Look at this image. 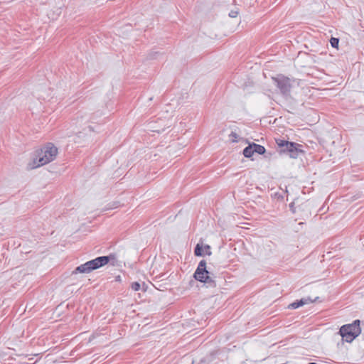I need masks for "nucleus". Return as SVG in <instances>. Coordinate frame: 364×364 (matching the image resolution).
<instances>
[{"label":"nucleus","instance_id":"obj_1","mask_svg":"<svg viewBox=\"0 0 364 364\" xmlns=\"http://www.w3.org/2000/svg\"><path fill=\"white\" fill-rule=\"evenodd\" d=\"M114 259V255H109L108 256L98 257L94 259L88 261L78 267L73 271V274H89L92 271L95 270L107 264L111 259Z\"/></svg>","mask_w":364,"mask_h":364},{"label":"nucleus","instance_id":"obj_2","mask_svg":"<svg viewBox=\"0 0 364 364\" xmlns=\"http://www.w3.org/2000/svg\"><path fill=\"white\" fill-rule=\"evenodd\" d=\"M57 154V147L53 144L48 143L38 151L37 156L34 159V164L36 167L46 165L53 161L56 158Z\"/></svg>","mask_w":364,"mask_h":364},{"label":"nucleus","instance_id":"obj_3","mask_svg":"<svg viewBox=\"0 0 364 364\" xmlns=\"http://www.w3.org/2000/svg\"><path fill=\"white\" fill-rule=\"evenodd\" d=\"M360 320H355L352 323L346 324L341 327L339 334L341 336L343 341L347 343H351L361 333L360 326Z\"/></svg>","mask_w":364,"mask_h":364},{"label":"nucleus","instance_id":"obj_4","mask_svg":"<svg viewBox=\"0 0 364 364\" xmlns=\"http://www.w3.org/2000/svg\"><path fill=\"white\" fill-rule=\"evenodd\" d=\"M272 81L283 97L285 98L291 97V90L293 87V82H295L294 80L280 74L273 77Z\"/></svg>","mask_w":364,"mask_h":364},{"label":"nucleus","instance_id":"obj_5","mask_svg":"<svg viewBox=\"0 0 364 364\" xmlns=\"http://www.w3.org/2000/svg\"><path fill=\"white\" fill-rule=\"evenodd\" d=\"M212 275L213 274L207 270L205 260L203 259L199 262L193 277L200 282L206 283L210 287H215L216 283Z\"/></svg>","mask_w":364,"mask_h":364},{"label":"nucleus","instance_id":"obj_6","mask_svg":"<svg viewBox=\"0 0 364 364\" xmlns=\"http://www.w3.org/2000/svg\"><path fill=\"white\" fill-rule=\"evenodd\" d=\"M301 147L302 145L299 144L289 142L287 148L281 149V151L287 152L291 158L296 159L301 154L304 153Z\"/></svg>","mask_w":364,"mask_h":364},{"label":"nucleus","instance_id":"obj_7","mask_svg":"<svg viewBox=\"0 0 364 364\" xmlns=\"http://www.w3.org/2000/svg\"><path fill=\"white\" fill-rule=\"evenodd\" d=\"M314 300L311 299L310 297L302 298L299 301H296L290 304L288 306V308L291 309H297V308L302 306L305 304L312 303V302H314Z\"/></svg>","mask_w":364,"mask_h":364},{"label":"nucleus","instance_id":"obj_8","mask_svg":"<svg viewBox=\"0 0 364 364\" xmlns=\"http://www.w3.org/2000/svg\"><path fill=\"white\" fill-rule=\"evenodd\" d=\"M299 200L298 199L294 200L289 204V208L292 211V213H295L297 210L301 209V205L299 204Z\"/></svg>","mask_w":364,"mask_h":364},{"label":"nucleus","instance_id":"obj_9","mask_svg":"<svg viewBox=\"0 0 364 364\" xmlns=\"http://www.w3.org/2000/svg\"><path fill=\"white\" fill-rule=\"evenodd\" d=\"M254 154L253 151V145L250 144L248 146L245 147L243 150V154L245 157L250 158Z\"/></svg>","mask_w":364,"mask_h":364},{"label":"nucleus","instance_id":"obj_10","mask_svg":"<svg viewBox=\"0 0 364 364\" xmlns=\"http://www.w3.org/2000/svg\"><path fill=\"white\" fill-rule=\"evenodd\" d=\"M252 145L254 153H257L259 154H264L266 149L263 146L255 143H253Z\"/></svg>","mask_w":364,"mask_h":364},{"label":"nucleus","instance_id":"obj_11","mask_svg":"<svg viewBox=\"0 0 364 364\" xmlns=\"http://www.w3.org/2000/svg\"><path fill=\"white\" fill-rule=\"evenodd\" d=\"M194 254L196 256H203L204 255L203 246L200 244H197L194 250Z\"/></svg>","mask_w":364,"mask_h":364},{"label":"nucleus","instance_id":"obj_12","mask_svg":"<svg viewBox=\"0 0 364 364\" xmlns=\"http://www.w3.org/2000/svg\"><path fill=\"white\" fill-rule=\"evenodd\" d=\"M277 144L279 147H280L282 149H286L289 142L288 141L284 140V139H277L276 140Z\"/></svg>","mask_w":364,"mask_h":364},{"label":"nucleus","instance_id":"obj_13","mask_svg":"<svg viewBox=\"0 0 364 364\" xmlns=\"http://www.w3.org/2000/svg\"><path fill=\"white\" fill-rule=\"evenodd\" d=\"M330 43L333 48H338V43H339V39L337 38L332 37L330 39Z\"/></svg>","mask_w":364,"mask_h":364},{"label":"nucleus","instance_id":"obj_14","mask_svg":"<svg viewBox=\"0 0 364 364\" xmlns=\"http://www.w3.org/2000/svg\"><path fill=\"white\" fill-rule=\"evenodd\" d=\"M131 287L134 291H139L141 288V285L139 282H135L132 284Z\"/></svg>","mask_w":364,"mask_h":364},{"label":"nucleus","instance_id":"obj_15","mask_svg":"<svg viewBox=\"0 0 364 364\" xmlns=\"http://www.w3.org/2000/svg\"><path fill=\"white\" fill-rule=\"evenodd\" d=\"M238 14L239 12L237 10H232L229 13V16L231 18H235Z\"/></svg>","mask_w":364,"mask_h":364},{"label":"nucleus","instance_id":"obj_16","mask_svg":"<svg viewBox=\"0 0 364 364\" xmlns=\"http://www.w3.org/2000/svg\"><path fill=\"white\" fill-rule=\"evenodd\" d=\"M204 250H205L206 255H211L210 247L208 245H205Z\"/></svg>","mask_w":364,"mask_h":364},{"label":"nucleus","instance_id":"obj_17","mask_svg":"<svg viewBox=\"0 0 364 364\" xmlns=\"http://www.w3.org/2000/svg\"><path fill=\"white\" fill-rule=\"evenodd\" d=\"M309 364H317L316 363H309Z\"/></svg>","mask_w":364,"mask_h":364}]
</instances>
